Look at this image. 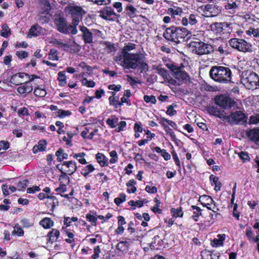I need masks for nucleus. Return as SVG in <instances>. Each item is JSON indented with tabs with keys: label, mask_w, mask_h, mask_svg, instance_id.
Returning <instances> with one entry per match:
<instances>
[{
	"label": "nucleus",
	"mask_w": 259,
	"mask_h": 259,
	"mask_svg": "<svg viewBox=\"0 0 259 259\" xmlns=\"http://www.w3.org/2000/svg\"><path fill=\"white\" fill-rule=\"evenodd\" d=\"M109 103L111 105H113L115 108V106L117 105L118 103H120L119 101L118 97H109Z\"/></svg>",
	"instance_id": "obj_49"
},
{
	"label": "nucleus",
	"mask_w": 259,
	"mask_h": 259,
	"mask_svg": "<svg viewBox=\"0 0 259 259\" xmlns=\"http://www.w3.org/2000/svg\"><path fill=\"white\" fill-rule=\"evenodd\" d=\"M230 46L239 51L243 52H251L252 45L245 40L238 38H232L229 41Z\"/></svg>",
	"instance_id": "obj_7"
},
{
	"label": "nucleus",
	"mask_w": 259,
	"mask_h": 259,
	"mask_svg": "<svg viewBox=\"0 0 259 259\" xmlns=\"http://www.w3.org/2000/svg\"><path fill=\"white\" fill-rule=\"evenodd\" d=\"M141 53L125 54L121 66L124 69H136L141 64Z\"/></svg>",
	"instance_id": "obj_2"
},
{
	"label": "nucleus",
	"mask_w": 259,
	"mask_h": 259,
	"mask_svg": "<svg viewBox=\"0 0 259 259\" xmlns=\"http://www.w3.org/2000/svg\"><path fill=\"white\" fill-rule=\"evenodd\" d=\"M12 234L13 235H17L19 237H21L24 235V231L18 224H17L14 226V230Z\"/></svg>",
	"instance_id": "obj_31"
},
{
	"label": "nucleus",
	"mask_w": 259,
	"mask_h": 259,
	"mask_svg": "<svg viewBox=\"0 0 259 259\" xmlns=\"http://www.w3.org/2000/svg\"><path fill=\"white\" fill-rule=\"evenodd\" d=\"M57 29L59 31L64 34H69L70 29L67 25L66 20L64 18H59L55 21Z\"/></svg>",
	"instance_id": "obj_14"
},
{
	"label": "nucleus",
	"mask_w": 259,
	"mask_h": 259,
	"mask_svg": "<svg viewBox=\"0 0 259 259\" xmlns=\"http://www.w3.org/2000/svg\"><path fill=\"white\" fill-rule=\"evenodd\" d=\"M200 18L198 15L191 14L189 15L188 18L183 17L181 20V22L184 26H188L189 24L190 25H194L198 22V19Z\"/></svg>",
	"instance_id": "obj_15"
},
{
	"label": "nucleus",
	"mask_w": 259,
	"mask_h": 259,
	"mask_svg": "<svg viewBox=\"0 0 259 259\" xmlns=\"http://www.w3.org/2000/svg\"><path fill=\"white\" fill-rule=\"evenodd\" d=\"M40 7L42 9V13H48L51 9V5L49 0H40Z\"/></svg>",
	"instance_id": "obj_26"
},
{
	"label": "nucleus",
	"mask_w": 259,
	"mask_h": 259,
	"mask_svg": "<svg viewBox=\"0 0 259 259\" xmlns=\"http://www.w3.org/2000/svg\"><path fill=\"white\" fill-rule=\"evenodd\" d=\"M191 46L192 52L199 55L208 54L213 51V47L211 45L202 41L192 42Z\"/></svg>",
	"instance_id": "obj_6"
},
{
	"label": "nucleus",
	"mask_w": 259,
	"mask_h": 259,
	"mask_svg": "<svg viewBox=\"0 0 259 259\" xmlns=\"http://www.w3.org/2000/svg\"><path fill=\"white\" fill-rule=\"evenodd\" d=\"M56 191L59 193H64L66 191V186L64 184H60L59 187L56 189Z\"/></svg>",
	"instance_id": "obj_64"
},
{
	"label": "nucleus",
	"mask_w": 259,
	"mask_h": 259,
	"mask_svg": "<svg viewBox=\"0 0 259 259\" xmlns=\"http://www.w3.org/2000/svg\"><path fill=\"white\" fill-rule=\"evenodd\" d=\"M79 66L87 71L88 74H91L93 72L92 67L89 65H86L84 63L82 62L79 64Z\"/></svg>",
	"instance_id": "obj_53"
},
{
	"label": "nucleus",
	"mask_w": 259,
	"mask_h": 259,
	"mask_svg": "<svg viewBox=\"0 0 259 259\" xmlns=\"http://www.w3.org/2000/svg\"><path fill=\"white\" fill-rule=\"evenodd\" d=\"M96 157L98 162L102 167L107 165V160H105V157L103 154L98 153L96 154Z\"/></svg>",
	"instance_id": "obj_30"
},
{
	"label": "nucleus",
	"mask_w": 259,
	"mask_h": 259,
	"mask_svg": "<svg viewBox=\"0 0 259 259\" xmlns=\"http://www.w3.org/2000/svg\"><path fill=\"white\" fill-rule=\"evenodd\" d=\"M57 168L61 172V175L59 177V180L63 179L69 180V178L67 176L72 175L77 170L76 163L75 161L70 160L63 162L62 165L58 164Z\"/></svg>",
	"instance_id": "obj_3"
},
{
	"label": "nucleus",
	"mask_w": 259,
	"mask_h": 259,
	"mask_svg": "<svg viewBox=\"0 0 259 259\" xmlns=\"http://www.w3.org/2000/svg\"><path fill=\"white\" fill-rule=\"evenodd\" d=\"M130 244L127 241H121L118 243L116 246V249L123 253H126L129 248Z\"/></svg>",
	"instance_id": "obj_19"
},
{
	"label": "nucleus",
	"mask_w": 259,
	"mask_h": 259,
	"mask_svg": "<svg viewBox=\"0 0 259 259\" xmlns=\"http://www.w3.org/2000/svg\"><path fill=\"white\" fill-rule=\"evenodd\" d=\"M225 239V234H219L218 235V238H214L211 241V245L213 247H217L223 245V241Z\"/></svg>",
	"instance_id": "obj_20"
},
{
	"label": "nucleus",
	"mask_w": 259,
	"mask_h": 259,
	"mask_svg": "<svg viewBox=\"0 0 259 259\" xmlns=\"http://www.w3.org/2000/svg\"><path fill=\"white\" fill-rule=\"evenodd\" d=\"M238 156L244 162L246 160H249V157L247 152L241 151L238 153Z\"/></svg>",
	"instance_id": "obj_52"
},
{
	"label": "nucleus",
	"mask_w": 259,
	"mask_h": 259,
	"mask_svg": "<svg viewBox=\"0 0 259 259\" xmlns=\"http://www.w3.org/2000/svg\"><path fill=\"white\" fill-rule=\"evenodd\" d=\"M11 34V30L6 24L2 26V29L1 31V35L4 37H8Z\"/></svg>",
	"instance_id": "obj_35"
},
{
	"label": "nucleus",
	"mask_w": 259,
	"mask_h": 259,
	"mask_svg": "<svg viewBox=\"0 0 259 259\" xmlns=\"http://www.w3.org/2000/svg\"><path fill=\"white\" fill-rule=\"evenodd\" d=\"M79 29L82 33V38L85 44H91L93 42V34H95L98 36H100L101 34V32L98 30L92 29L91 31L84 26H80Z\"/></svg>",
	"instance_id": "obj_11"
},
{
	"label": "nucleus",
	"mask_w": 259,
	"mask_h": 259,
	"mask_svg": "<svg viewBox=\"0 0 259 259\" xmlns=\"http://www.w3.org/2000/svg\"><path fill=\"white\" fill-rule=\"evenodd\" d=\"M28 83L29 81H25L26 84L19 87L17 89L18 92L21 94H25V95L31 93L33 90V88L31 85L28 84Z\"/></svg>",
	"instance_id": "obj_18"
},
{
	"label": "nucleus",
	"mask_w": 259,
	"mask_h": 259,
	"mask_svg": "<svg viewBox=\"0 0 259 259\" xmlns=\"http://www.w3.org/2000/svg\"><path fill=\"white\" fill-rule=\"evenodd\" d=\"M191 207L193 210V213L194 214L191 218L194 221L197 222L198 221V217L201 215V209L199 207L195 205H192Z\"/></svg>",
	"instance_id": "obj_29"
},
{
	"label": "nucleus",
	"mask_w": 259,
	"mask_h": 259,
	"mask_svg": "<svg viewBox=\"0 0 259 259\" xmlns=\"http://www.w3.org/2000/svg\"><path fill=\"white\" fill-rule=\"evenodd\" d=\"M230 124H243L246 122L247 117L241 111L232 112L225 117Z\"/></svg>",
	"instance_id": "obj_8"
},
{
	"label": "nucleus",
	"mask_w": 259,
	"mask_h": 259,
	"mask_svg": "<svg viewBox=\"0 0 259 259\" xmlns=\"http://www.w3.org/2000/svg\"><path fill=\"white\" fill-rule=\"evenodd\" d=\"M28 181L26 180H24L23 181H21L19 182L18 184V189L20 191L24 190L25 188L27 186Z\"/></svg>",
	"instance_id": "obj_45"
},
{
	"label": "nucleus",
	"mask_w": 259,
	"mask_h": 259,
	"mask_svg": "<svg viewBox=\"0 0 259 259\" xmlns=\"http://www.w3.org/2000/svg\"><path fill=\"white\" fill-rule=\"evenodd\" d=\"M126 200V195L124 193H121L119 197L114 199V202L117 205H119L121 203Z\"/></svg>",
	"instance_id": "obj_40"
},
{
	"label": "nucleus",
	"mask_w": 259,
	"mask_h": 259,
	"mask_svg": "<svg viewBox=\"0 0 259 259\" xmlns=\"http://www.w3.org/2000/svg\"><path fill=\"white\" fill-rule=\"evenodd\" d=\"M60 232L56 229H52V230L49 232L48 236L49 238V242L53 243L57 241V239L59 237Z\"/></svg>",
	"instance_id": "obj_23"
},
{
	"label": "nucleus",
	"mask_w": 259,
	"mask_h": 259,
	"mask_svg": "<svg viewBox=\"0 0 259 259\" xmlns=\"http://www.w3.org/2000/svg\"><path fill=\"white\" fill-rule=\"evenodd\" d=\"M100 17L104 20L115 21L117 20L119 17V15L116 14L114 10L110 7H105L99 11Z\"/></svg>",
	"instance_id": "obj_10"
},
{
	"label": "nucleus",
	"mask_w": 259,
	"mask_h": 259,
	"mask_svg": "<svg viewBox=\"0 0 259 259\" xmlns=\"http://www.w3.org/2000/svg\"><path fill=\"white\" fill-rule=\"evenodd\" d=\"M117 122V119L108 118L106 120V123L111 127H115Z\"/></svg>",
	"instance_id": "obj_56"
},
{
	"label": "nucleus",
	"mask_w": 259,
	"mask_h": 259,
	"mask_svg": "<svg viewBox=\"0 0 259 259\" xmlns=\"http://www.w3.org/2000/svg\"><path fill=\"white\" fill-rule=\"evenodd\" d=\"M136 48V45L133 43L128 42L125 44L123 48L121 53L124 56L125 54H130L128 52L133 50Z\"/></svg>",
	"instance_id": "obj_28"
},
{
	"label": "nucleus",
	"mask_w": 259,
	"mask_h": 259,
	"mask_svg": "<svg viewBox=\"0 0 259 259\" xmlns=\"http://www.w3.org/2000/svg\"><path fill=\"white\" fill-rule=\"evenodd\" d=\"M241 82L248 90H254L259 88V77L254 72L247 74L245 73L241 79Z\"/></svg>",
	"instance_id": "obj_4"
},
{
	"label": "nucleus",
	"mask_w": 259,
	"mask_h": 259,
	"mask_svg": "<svg viewBox=\"0 0 259 259\" xmlns=\"http://www.w3.org/2000/svg\"><path fill=\"white\" fill-rule=\"evenodd\" d=\"M209 180L211 182V185H214V189L217 191H219L221 190L222 187V184L219 181V178L216 176L211 175L209 177Z\"/></svg>",
	"instance_id": "obj_21"
},
{
	"label": "nucleus",
	"mask_w": 259,
	"mask_h": 259,
	"mask_svg": "<svg viewBox=\"0 0 259 259\" xmlns=\"http://www.w3.org/2000/svg\"><path fill=\"white\" fill-rule=\"evenodd\" d=\"M121 87L120 84L115 85L114 84H110L108 85V88L110 90H113L114 91H120Z\"/></svg>",
	"instance_id": "obj_63"
},
{
	"label": "nucleus",
	"mask_w": 259,
	"mask_h": 259,
	"mask_svg": "<svg viewBox=\"0 0 259 259\" xmlns=\"http://www.w3.org/2000/svg\"><path fill=\"white\" fill-rule=\"evenodd\" d=\"M145 190L148 193H155L157 191V189L155 186H153L151 187L149 186H147L146 187Z\"/></svg>",
	"instance_id": "obj_62"
},
{
	"label": "nucleus",
	"mask_w": 259,
	"mask_h": 259,
	"mask_svg": "<svg viewBox=\"0 0 259 259\" xmlns=\"http://www.w3.org/2000/svg\"><path fill=\"white\" fill-rule=\"evenodd\" d=\"M167 11L168 13L174 18L176 15H181L183 13V10L180 7H176L175 9L170 8Z\"/></svg>",
	"instance_id": "obj_27"
},
{
	"label": "nucleus",
	"mask_w": 259,
	"mask_h": 259,
	"mask_svg": "<svg viewBox=\"0 0 259 259\" xmlns=\"http://www.w3.org/2000/svg\"><path fill=\"white\" fill-rule=\"evenodd\" d=\"M126 122L124 121H121L118 124V126L117 127L115 128V131L117 132H120L123 130L124 128L126 126Z\"/></svg>",
	"instance_id": "obj_59"
},
{
	"label": "nucleus",
	"mask_w": 259,
	"mask_h": 259,
	"mask_svg": "<svg viewBox=\"0 0 259 259\" xmlns=\"http://www.w3.org/2000/svg\"><path fill=\"white\" fill-rule=\"evenodd\" d=\"M177 30H181L179 32V36L180 38H184L186 36L188 33V31L186 29V28L181 27H177Z\"/></svg>",
	"instance_id": "obj_41"
},
{
	"label": "nucleus",
	"mask_w": 259,
	"mask_h": 259,
	"mask_svg": "<svg viewBox=\"0 0 259 259\" xmlns=\"http://www.w3.org/2000/svg\"><path fill=\"white\" fill-rule=\"evenodd\" d=\"M9 147V143L8 142H6L4 141H0V150L8 149Z\"/></svg>",
	"instance_id": "obj_61"
},
{
	"label": "nucleus",
	"mask_w": 259,
	"mask_h": 259,
	"mask_svg": "<svg viewBox=\"0 0 259 259\" xmlns=\"http://www.w3.org/2000/svg\"><path fill=\"white\" fill-rule=\"evenodd\" d=\"M157 229L154 228L152 230L150 231V232L152 233L153 234H155L154 238H153V241L152 242V244H153V246L154 247L155 245L156 246V243L158 244L160 243V241L161 240V239H160L159 235L156 234L157 232Z\"/></svg>",
	"instance_id": "obj_34"
},
{
	"label": "nucleus",
	"mask_w": 259,
	"mask_h": 259,
	"mask_svg": "<svg viewBox=\"0 0 259 259\" xmlns=\"http://www.w3.org/2000/svg\"><path fill=\"white\" fill-rule=\"evenodd\" d=\"M58 116L60 118H63L71 115V113L68 110L65 111L62 109H60L58 111Z\"/></svg>",
	"instance_id": "obj_47"
},
{
	"label": "nucleus",
	"mask_w": 259,
	"mask_h": 259,
	"mask_svg": "<svg viewBox=\"0 0 259 259\" xmlns=\"http://www.w3.org/2000/svg\"><path fill=\"white\" fill-rule=\"evenodd\" d=\"M125 10L128 11V16L130 18H134L136 16V13L137 12L136 9L131 5H128L125 8Z\"/></svg>",
	"instance_id": "obj_33"
},
{
	"label": "nucleus",
	"mask_w": 259,
	"mask_h": 259,
	"mask_svg": "<svg viewBox=\"0 0 259 259\" xmlns=\"http://www.w3.org/2000/svg\"><path fill=\"white\" fill-rule=\"evenodd\" d=\"M210 29L213 31L218 32L221 31L222 29V24L221 23L215 22L209 26Z\"/></svg>",
	"instance_id": "obj_36"
},
{
	"label": "nucleus",
	"mask_w": 259,
	"mask_h": 259,
	"mask_svg": "<svg viewBox=\"0 0 259 259\" xmlns=\"http://www.w3.org/2000/svg\"><path fill=\"white\" fill-rule=\"evenodd\" d=\"M86 219L88 221L90 222L93 226H95L96 225L97 218H96L94 215L88 213L86 214Z\"/></svg>",
	"instance_id": "obj_44"
},
{
	"label": "nucleus",
	"mask_w": 259,
	"mask_h": 259,
	"mask_svg": "<svg viewBox=\"0 0 259 259\" xmlns=\"http://www.w3.org/2000/svg\"><path fill=\"white\" fill-rule=\"evenodd\" d=\"M16 55L17 56L19 59H22L27 57L28 56V54L25 51H18L16 53Z\"/></svg>",
	"instance_id": "obj_60"
},
{
	"label": "nucleus",
	"mask_w": 259,
	"mask_h": 259,
	"mask_svg": "<svg viewBox=\"0 0 259 259\" xmlns=\"http://www.w3.org/2000/svg\"><path fill=\"white\" fill-rule=\"evenodd\" d=\"M211 78L215 81L226 83L229 82L232 78V72L230 68L224 66H212L209 71Z\"/></svg>",
	"instance_id": "obj_1"
},
{
	"label": "nucleus",
	"mask_w": 259,
	"mask_h": 259,
	"mask_svg": "<svg viewBox=\"0 0 259 259\" xmlns=\"http://www.w3.org/2000/svg\"><path fill=\"white\" fill-rule=\"evenodd\" d=\"M10 83L18 85L20 84H22L21 82L20 81L19 79V77H18V74H14L11 76L10 81Z\"/></svg>",
	"instance_id": "obj_46"
},
{
	"label": "nucleus",
	"mask_w": 259,
	"mask_h": 259,
	"mask_svg": "<svg viewBox=\"0 0 259 259\" xmlns=\"http://www.w3.org/2000/svg\"><path fill=\"white\" fill-rule=\"evenodd\" d=\"M124 103H126L128 106L131 105V103L127 100V98L123 96V97L121 98L120 103H118L117 104H116L117 105L115 106V108H118V107H120Z\"/></svg>",
	"instance_id": "obj_55"
},
{
	"label": "nucleus",
	"mask_w": 259,
	"mask_h": 259,
	"mask_svg": "<svg viewBox=\"0 0 259 259\" xmlns=\"http://www.w3.org/2000/svg\"><path fill=\"white\" fill-rule=\"evenodd\" d=\"M34 94L37 97H44L46 95L47 92L45 89L37 87L34 89Z\"/></svg>",
	"instance_id": "obj_37"
},
{
	"label": "nucleus",
	"mask_w": 259,
	"mask_h": 259,
	"mask_svg": "<svg viewBox=\"0 0 259 259\" xmlns=\"http://www.w3.org/2000/svg\"><path fill=\"white\" fill-rule=\"evenodd\" d=\"M128 204L132 206V207H134L132 208V209H135V207L137 206L138 207H141L142 206V202H141L140 200H137V201H134V200H131L128 202Z\"/></svg>",
	"instance_id": "obj_50"
},
{
	"label": "nucleus",
	"mask_w": 259,
	"mask_h": 259,
	"mask_svg": "<svg viewBox=\"0 0 259 259\" xmlns=\"http://www.w3.org/2000/svg\"><path fill=\"white\" fill-rule=\"evenodd\" d=\"M215 103L224 108L233 107L235 104L234 101L229 97L221 95L215 98Z\"/></svg>",
	"instance_id": "obj_13"
},
{
	"label": "nucleus",
	"mask_w": 259,
	"mask_h": 259,
	"mask_svg": "<svg viewBox=\"0 0 259 259\" xmlns=\"http://www.w3.org/2000/svg\"><path fill=\"white\" fill-rule=\"evenodd\" d=\"M166 66L173 73V76L178 80L180 82L187 80L189 76L183 68L184 66L181 64L180 66H178L173 63L166 64Z\"/></svg>",
	"instance_id": "obj_5"
},
{
	"label": "nucleus",
	"mask_w": 259,
	"mask_h": 259,
	"mask_svg": "<svg viewBox=\"0 0 259 259\" xmlns=\"http://www.w3.org/2000/svg\"><path fill=\"white\" fill-rule=\"evenodd\" d=\"M104 45L105 49L108 53H114L116 51V48L114 45L109 42H105Z\"/></svg>",
	"instance_id": "obj_32"
},
{
	"label": "nucleus",
	"mask_w": 259,
	"mask_h": 259,
	"mask_svg": "<svg viewBox=\"0 0 259 259\" xmlns=\"http://www.w3.org/2000/svg\"><path fill=\"white\" fill-rule=\"evenodd\" d=\"M181 30H177V27L171 26L167 28L163 33V37L168 40L178 42L179 38V32Z\"/></svg>",
	"instance_id": "obj_12"
},
{
	"label": "nucleus",
	"mask_w": 259,
	"mask_h": 259,
	"mask_svg": "<svg viewBox=\"0 0 259 259\" xmlns=\"http://www.w3.org/2000/svg\"><path fill=\"white\" fill-rule=\"evenodd\" d=\"M94 254H93L91 256L92 259H97L99 257V254L101 252L99 246H97L94 248Z\"/></svg>",
	"instance_id": "obj_58"
},
{
	"label": "nucleus",
	"mask_w": 259,
	"mask_h": 259,
	"mask_svg": "<svg viewBox=\"0 0 259 259\" xmlns=\"http://www.w3.org/2000/svg\"><path fill=\"white\" fill-rule=\"evenodd\" d=\"M95 168L92 164H88L82 168L80 173L85 178H87L90 173L95 170Z\"/></svg>",
	"instance_id": "obj_22"
},
{
	"label": "nucleus",
	"mask_w": 259,
	"mask_h": 259,
	"mask_svg": "<svg viewBox=\"0 0 259 259\" xmlns=\"http://www.w3.org/2000/svg\"><path fill=\"white\" fill-rule=\"evenodd\" d=\"M57 51L51 49L49 54V59L52 60H58L59 58L57 55Z\"/></svg>",
	"instance_id": "obj_43"
},
{
	"label": "nucleus",
	"mask_w": 259,
	"mask_h": 259,
	"mask_svg": "<svg viewBox=\"0 0 259 259\" xmlns=\"http://www.w3.org/2000/svg\"><path fill=\"white\" fill-rule=\"evenodd\" d=\"M171 212L175 217H182L183 215V212L181 207L176 209L172 208L171 209Z\"/></svg>",
	"instance_id": "obj_39"
},
{
	"label": "nucleus",
	"mask_w": 259,
	"mask_h": 259,
	"mask_svg": "<svg viewBox=\"0 0 259 259\" xmlns=\"http://www.w3.org/2000/svg\"><path fill=\"white\" fill-rule=\"evenodd\" d=\"M177 106V105L175 103L172 104V105H169L167 107V109L166 111V114L170 115V116H173L175 115L177 113V111L174 109L175 107Z\"/></svg>",
	"instance_id": "obj_42"
},
{
	"label": "nucleus",
	"mask_w": 259,
	"mask_h": 259,
	"mask_svg": "<svg viewBox=\"0 0 259 259\" xmlns=\"http://www.w3.org/2000/svg\"><path fill=\"white\" fill-rule=\"evenodd\" d=\"M91 2H92L95 4H97L98 5H106L109 4L110 3V0H90Z\"/></svg>",
	"instance_id": "obj_57"
},
{
	"label": "nucleus",
	"mask_w": 259,
	"mask_h": 259,
	"mask_svg": "<svg viewBox=\"0 0 259 259\" xmlns=\"http://www.w3.org/2000/svg\"><path fill=\"white\" fill-rule=\"evenodd\" d=\"M65 12L73 17H80L86 13V12L80 6L75 3H70L65 8Z\"/></svg>",
	"instance_id": "obj_9"
},
{
	"label": "nucleus",
	"mask_w": 259,
	"mask_h": 259,
	"mask_svg": "<svg viewBox=\"0 0 259 259\" xmlns=\"http://www.w3.org/2000/svg\"><path fill=\"white\" fill-rule=\"evenodd\" d=\"M154 69L156 70L157 73L161 76L165 80L167 79L169 76L168 71L161 68L160 66H154Z\"/></svg>",
	"instance_id": "obj_24"
},
{
	"label": "nucleus",
	"mask_w": 259,
	"mask_h": 259,
	"mask_svg": "<svg viewBox=\"0 0 259 259\" xmlns=\"http://www.w3.org/2000/svg\"><path fill=\"white\" fill-rule=\"evenodd\" d=\"M144 99L145 101L147 103L151 102L153 104H155L156 103V99L154 96H148L145 95L144 97Z\"/></svg>",
	"instance_id": "obj_48"
},
{
	"label": "nucleus",
	"mask_w": 259,
	"mask_h": 259,
	"mask_svg": "<svg viewBox=\"0 0 259 259\" xmlns=\"http://www.w3.org/2000/svg\"><path fill=\"white\" fill-rule=\"evenodd\" d=\"M246 136L250 140L255 143L259 142V128L247 129L246 131Z\"/></svg>",
	"instance_id": "obj_16"
},
{
	"label": "nucleus",
	"mask_w": 259,
	"mask_h": 259,
	"mask_svg": "<svg viewBox=\"0 0 259 259\" xmlns=\"http://www.w3.org/2000/svg\"><path fill=\"white\" fill-rule=\"evenodd\" d=\"M96 179H99L100 182L103 184L104 182L108 180V178L106 176L104 175V173H98L95 176Z\"/></svg>",
	"instance_id": "obj_51"
},
{
	"label": "nucleus",
	"mask_w": 259,
	"mask_h": 259,
	"mask_svg": "<svg viewBox=\"0 0 259 259\" xmlns=\"http://www.w3.org/2000/svg\"><path fill=\"white\" fill-rule=\"evenodd\" d=\"M39 224L44 228L49 229L53 226L54 222L50 218H45L40 221Z\"/></svg>",
	"instance_id": "obj_25"
},
{
	"label": "nucleus",
	"mask_w": 259,
	"mask_h": 259,
	"mask_svg": "<svg viewBox=\"0 0 259 259\" xmlns=\"http://www.w3.org/2000/svg\"><path fill=\"white\" fill-rule=\"evenodd\" d=\"M249 124H259V113H256L249 117Z\"/></svg>",
	"instance_id": "obj_38"
},
{
	"label": "nucleus",
	"mask_w": 259,
	"mask_h": 259,
	"mask_svg": "<svg viewBox=\"0 0 259 259\" xmlns=\"http://www.w3.org/2000/svg\"><path fill=\"white\" fill-rule=\"evenodd\" d=\"M47 143L45 141H40L38 142L37 149H39V151H44L46 150Z\"/></svg>",
	"instance_id": "obj_54"
},
{
	"label": "nucleus",
	"mask_w": 259,
	"mask_h": 259,
	"mask_svg": "<svg viewBox=\"0 0 259 259\" xmlns=\"http://www.w3.org/2000/svg\"><path fill=\"white\" fill-rule=\"evenodd\" d=\"M82 19V17H75L72 20L71 24L69 26L70 31L73 34H76L77 33L76 26L79 24L80 21Z\"/></svg>",
	"instance_id": "obj_17"
}]
</instances>
